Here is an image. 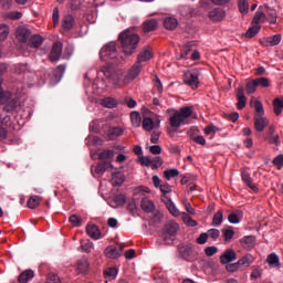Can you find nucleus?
<instances>
[{"label":"nucleus","instance_id":"47","mask_svg":"<svg viewBox=\"0 0 283 283\" xmlns=\"http://www.w3.org/2000/svg\"><path fill=\"white\" fill-rule=\"evenodd\" d=\"M105 277L108 280H116V275H118V269L116 268H108L104 272Z\"/></svg>","mask_w":283,"mask_h":283},{"label":"nucleus","instance_id":"10","mask_svg":"<svg viewBox=\"0 0 283 283\" xmlns=\"http://www.w3.org/2000/svg\"><path fill=\"white\" fill-rule=\"evenodd\" d=\"M116 71L114 70V67L106 65L103 66L101 69V71L97 73V75L99 76V78H102L103 81H112V77L115 75Z\"/></svg>","mask_w":283,"mask_h":283},{"label":"nucleus","instance_id":"4","mask_svg":"<svg viewBox=\"0 0 283 283\" xmlns=\"http://www.w3.org/2000/svg\"><path fill=\"white\" fill-rule=\"evenodd\" d=\"M178 229L180 226L176 221H168L163 229V240L166 244H171L174 242V238L178 233Z\"/></svg>","mask_w":283,"mask_h":283},{"label":"nucleus","instance_id":"51","mask_svg":"<svg viewBox=\"0 0 283 283\" xmlns=\"http://www.w3.org/2000/svg\"><path fill=\"white\" fill-rule=\"evenodd\" d=\"M69 222H71V224L73 227H81L83 224V218L76 216V214H72L70 218H69Z\"/></svg>","mask_w":283,"mask_h":283},{"label":"nucleus","instance_id":"58","mask_svg":"<svg viewBox=\"0 0 283 283\" xmlns=\"http://www.w3.org/2000/svg\"><path fill=\"white\" fill-rule=\"evenodd\" d=\"M205 253L208 258H213L218 253V248L216 245L207 247Z\"/></svg>","mask_w":283,"mask_h":283},{"label":"nucleus","instance_id":"7","mask_svg":"<svg viewBox=\"0 0 283 283\" xmlns=\"http://www.w3.org/2000/svg\"><path fill=\"white\" fill-rule=\"evenodd\" d=\"M142 70L143 65L136 62L129 70L128 74L125 76L124 83H132V81H135L140 75Z\"/></svg>","mask_w":283,"mask_h":283},{"label":"nucleus","instance_id":"63","mask_svg":"<svg viewBox=\"0 0 283 283\" xmlns=\"http://www.w3.org/2000/svg\"><path fill=\"white\" fill-rule=\"evenodd\" d=\"M272 163H273V165H274L275 167H279V169H282V167H283V154L276 156V157L273 159Z\"/></svg>","mask_w":283,"mask_h":283},{"label":"nucleus","instance_id":"45","mask_svg":"<svg viewBox=\"0 0 283 283\" xmlns=\"http://www.w3.org/2000/svg\"><path fill=\"white\" fill-rule=\"evenodd\" d=\"M42 198L40 196H32L28 201L29 209H36L41 205Z\"/></svg>","mask_w":283,"mask_h":283},{"label":"nucleus","instance_id":"22","mask_svg":"<svg viewBox=\"0 0 283 283\" xmlns=\"http://www.w3.org/2000/svg\"><path fill=\"white\" fill-rule=\"evenodd\" d=\"M241 178L243 180V182H245L247 187H249L250 189H252V191H254L255 193H258V191H260V189L258 188V186H255V184H253V180L251 179V175L249 172H247L245 170H243L241 172Z\"/></svg>","mask_w":283,"mask_h":283},{"label":"nucleus","instance_id":"3","mask_svg":"<svg viewBox=\"0 0 283 283\" xmlns=\"http://www.w3.org/2000/svg\"><path fill=\"white\" fill-rule=\"evenodd\" d=\"M191 114H193L191 106H185L176 111L169 118L170 127L178 129L181 125H187V118H190Z\"/></svg>","mask_w":283,"mask_h":283},{"label":"nucleus","instance_id":"16","mask_svg":"<svg viewBox=\"0 0 283 283\" xmlns=\"http://www.w3.org/2000/svg\"><path fill=\"white\" fill-rule=\"evenodd\" d=\"M281 41H282V35L281 34H275L273 36H269L266 39H263L261 41V43L265 48H273L275 45H280Z\"/></svg>","mask_w":283,"mask_h":283},{"label":"nucleus","instance_id":"64","mask_svg":"<svg viewBox=\"0 0 283 283\" xmlns=\"http://www.w3.org/2000/svg\"><path fill=\"white\" fill-rule=\"evenodd\" d=\"M150 167H151V169H158L159 167H163V158H160V157L154 158Z\"/></svg>","mask_w":283,"mask_h":283},{"label":"nucleus","instance_id":"38","mask_svg":"<svg viewBox=\"0 0 283 283\" xmlns=\"http://www.w3.org/2000/svg\"><path fill=\"white\" fill-rule=\"evenodd\" d=\"M166 30H176L178 28V20L176 18H166L164 21Z\"/></svg>","mask_w":283,"mask_h":283},{"label":"nucleus","instance_id":"41","mask_svg":"<svg viewBox=\"0 0 283 283\" xmlns=\"http://www.w3.org/2000/svg\"><path fill=\"white\" fill-rule=\"evenodd\" d=\"M266 262L270 266L277 268L280 266V256H277L275 253H271L268 255Z\"/></svg>","mask_w":283,"mask_h":283},{"label":"nucleus","instance_id":"52","mask_svg":"<svg viewBox=\"0 0 283 283\" xmlns=\"http://www.w3.org/2000/svg\"><path fill=\"white\" fill-rule=\"evenodd\" d=\"M179 174H180V171H178V169H176V168L168 169V170L164 171V176H165L166 180H169L170 178H176Z\"/></svg>","mask_w":283,"mask_h":283},{"label":"nucleus","instance_id":"14","mask_svg":"<svg viewBox=\"0 0 283 283\" xmlns=\"http://www.w3.org/2000/svg\"><path fill=\"white\" fill-rule=\"evenodd\" d=\"M263 12L266 17V21H269V23H277V11H275V9L270 8L269 6L264 4L263 7Z\"/></svg>","mask_w":283,"mask_h":283},{"label":"nucleus","instance_id":"34","mask_svg":"<svg viewBox=\"0 0 283 283\" xmlns=\"http://www.w3.org/2000/svg\"><path fill=\"white\" fill-rule=\"evenodd\" d=\"M125 182V175H123V172H115L112 176V185H114V187H120V185H123Z\"/></svg>","mask_w":283,"mask_h":283},{"label":"nucleus","instance_id":"40","mask_svg":"<svg viewBox=\"0 0 283 283\" xmlns=\"http://www.w3.org/2000/svg\"><path fill=\"white\" fill-rule=\"evenodd\" d=\"M12 98V93L11 92H6L1 87V81H0V105H6L8 101Z\"/></svg>","mask_w":283,"mask_h":283},{"label":"nucleus","instance_id":"30","mask_svg":"<svg viewBox=\"0 0 283 283\" xmlns=\"http://www.w3.org/2000/svg\"><path fill=\"white\" fill-rule=\"evenodd\" d=\"M272 105H273L275 116H280L283 111V97L274 98Z\"/></svg>","mask_w":283,"mask_h":283},{"label":"nucleus","instance_id":"19","mask_svg":"<svg viewBox=\"0 0 283 283\" xmlns=\"http://www.w3.org/2000/svg\"><path fill=\"white\" fill-rule=\"evenodd\" d=\"M239 262V266H241V269H249V266H251V264H253V262H255V256H253V254L248 253L245 255H243L241 259L238 260Z\"/></svg>","mask_w":283,"mask_h":283},{"label":"nucleus","instance_id":"43","mask_svg":"<svg viewBox=\"0 0 283 283\" xmlns=\"http://www.w3.org/2000/svg\"><path fill=\"white\" fill-rule=\"evenodd\" d=\"M222 220H224V214L222 211H217L212 218V227H220V224H222Z\"/></svg>","mask_w":283,"mask_h":283},{"label":"nucleus","instance_id":"11","mask_svg":"<svg viewBox=\"0 0 283 283\" xmlns=\"http://www.w3.org/2000/svg\"><path fill=\"white\" fill-rule=\"evenodd\" d=\"M32 35V31L25 27H19L17 29L15 36L20 43H27L28 39Z\"/></svg>","mask_w":283,"mask_h":283},{"label":"nucleus","instance_id":"23","mask_svg":"<svg viewBox=\"0 0 283 283\" xmlns=\"http://www.w3.org/2000/svg\"><path fill=\"white\" fill-rule=\"evenodd\" d=\"M76 271H77V273L85 275V273H87V271H90V261H87L86 258H82V259L77 260Z\"/></svg>","mask_w":283,"mask_h":283},{"label":"nucleus","instance_id":"18","mask_svg":"<svg viewBox=\"0 0 283 283\" xmlns=\"http://www.w3.org/2000/svg\"><path fill=\"white\" fill-rule=\"evenodd\" d=\"M151 50L149 48H144L142 49V51L139 52L138 56H137V63L140 65V63H147V61H151Z\"/></svg>","mask_w":283,"mask_h":283},{"label":"nucleus","instance_id":"33","mask_svg":"<svg viewBox=\"0 0 283 283\" xmlns=\"http://www.w3.org/2000/svg\"><path fill=\"white\" fill-rule=\"evenodd\" d=\"M260 30H262V25L254 24L247 30L244 33L245 39H253L256 34H260Z\"/></svg>","mask_w":283,"mask_h":283},{"label":"nucleus","instance_id":"56","mask_svg":"<svg viewBox=\"0 0 283 283\" xmlns=\"http://www.w3.org/2000/svg\"><path fill=\"white\" fill-rule=\"evenodd\" d=\"M114 202L118 205V207H123L127 202V197L125 195H117L114 197Z\"/></svg>","mask_w":283,"mask_h":283},{"label":"nucleus","instance_id":"57","mask_svg":"<svg viewBox=\"0 0 283 283\" xmlns=\"http://www.w3.org/2000/svg\"><path fill=\"white\" fill-rule=\"evenodd\" d=\"M222 233L226 242H229V240H233V235H235V232L231 229H223Z\"/></svg>","mask_w":283,"mask_h":283},{"label":"nucleus","instance_id":"54","mask_svg":"<svg viewBox=\"0 0 283 283\" xmlns=\"http://www.w3.org/2000/svg\"><path fill=\"white\" fill-rule=\"evenodd\" d=\"M167 209L169 213H171V216H174L175 218H178L180 216V210H178L174 201L167 206Z\"/></svg>","mask_w":283,"mask_h":283},{"label":"nucleus","instance_id":"17","mask_svg":"<svg viewBox=\"0 0 283 283\" xmlns=\"http://www.w3.org/2000/svg\"><path fill=\"white\" fill-rule=\"evenodd\" d=\"M178 251L184 260H189L191 255H193V245L192 244L179 245Z\"/></svg>","mask_w":283,"mask_h":283},{"label":"nucleus","instance_id":"48","mask_svg":"<svg viewBox=\"0 0 283 283\" xmlns=\"http://www.w3.org/2000/svg\"><path fill=\"white\" fill-rule=\"evenodd\" d=\"M258 90V83L255 80H252L251 82H248L245 85V92L247 94H255Z\"/></svg>","mask_w":283,"mask_h":283},{"label":"nucleus","instance_id":"31","mask_svg":"<svg viewBox=\"0 0 283 283\" xmlns=\"http://www.w3.org/2000/svg\"><path fill=\"white\" fill-rule=\"evenodd\" d=\"M32 277H34V271L25 270L24 272H22L19 275L18 282H20V283H28V282H30V280H32Z\"/></svg>","mask_w":283,"mask_h":283},{"label":"nucleus","instance_id":"13","mask_svg":"<svg viewBox=\"0 0 283 283\" xmlns=\"http://www.w3.org/2000/svg\"><path fill=\"white\" fill-rule=\"evenodd\" d=\"M142 125L145 132H151L155 127H160V118L157 117V119L154 122V119L150 117H145Z\"/></svg>","mask_w":283,"mask_h":283},{"label":"nucleus","instance_id":"2","mask_svg":"<svg viewBox=\"0 0 283 283\" xmlns=\"http://www.w3.org/2000/svg\"><path fill=\"white\" fill-rule=\"evenodd\" d=\"M251 105H254V129L262 134L266 127H269V124L271 123L266 116H264V105H262V102L255 99H251Z\"/></svg>","mask_w":283,"mask_h":283},{"label":"nucleus","instance_id":"5","mask_svg":"<svg viewBox=\"0 0 283 283\" xmlns=\"http://www.w3.org/2000/svg\"><path fill=\"white\" fill-rule=\"evenodd\" d=\"M199 78H200V71H198V69L186 71L184 74V83L185 85H188V87H191V90H198L200 85Z\"/></svg>","mask_w":283,"mask_h":283},{"label":"nucleus","instance_id":"9","mask_svg":"<svg viewBox=\"0 0 283 283\" xmlns=\"http://www.w3.org/2000/svg\"><path fill=\"white\" fill-rule=\"evenodd\" d=\"M116 43L111 42L101 50V56H107L108 59H116Z\"/></svg>","mask_w":283,"mask_h":283},{"label":"nucleus","instance_id":"37","mask_svg":"<svg viewBox=\"0 0 283 283\" xmlns=\"http://www.w3.org/2000/svg\"><path fill=\"white\" fill-rule=\"evenodd\" d=\"M264 273V270L260 265H253L252 272L250 274L251 280H260L262 277V274Z\"/></svg>","mask_w":283,"mask_h":283},{"label":"nucleus","instance_id":"50","mask_svg":"<svg viewBox=\"0 0 283 283\" xmlns=\"http://www.w3.org/2000/svg\"><path fill=\"white\" fill-rule=\"evenodd\" d=\"M112 158H114V150L106 149L98 154L99 160H109Z\"/></svg>","mask_w":283,"mask_h":283},{"label":"nucleus","instance_id":"32","mask_svg":"<svg viewBox=\"0 0 283 283\" xmlns=\"http://www.w3.org/2000/svg\"><path fill=\"white\" fill-rule=\"evenodd\" d=\"M74 23H75L74 17H72L70 14L65 15L63 18L62 28H63V30H65L67 32V31L72 30V28H74Z\"/></svg>","mask_w":283,"mask_h":283},{"label":"nucleus","instance_id":"36","mask_svg":"<svg viewBox=\"0 0 283 283\" xmlns=\"http://www.w3.org/2000/svg\"><path fill=\"white\" fill-rule=\"evenodd\" d=\"M101 105L103 107H107L108 109H114V107L118 106V102L113 97H106L102 99Z\"/></svg>","mask_w":283,"mask_h":283},{"label":"nucleus","instance_id":"46","mask_svg":"<svg viewBox=\"0 0 283 283\" xmlns=\"http://www.w3.org/2000/svg\"><path fill=\"white\" fill-rule=\"evenodd\" d=\"M43 44V38L41 35H32L30 39L31 48H41Z\"/></svg>","mask_w":283,"mask_h":283},{"label":"nucleus","instance_id":"61","mask_svg":"<svg viewBox=\"0 0 283 283\" xmlns=\"http://www.w3.org/2000/svg\"><path fill=\"white\" fill-rule=\"evenodd\" d=\"M139 163L140 165H143L144 167H151L154 159L150 157H142L139 158Z\"/></svg>","mask_w":283,"mask_h":283},{"label":"nucleus","instance_id":"21","mask_svg":"<svg viewBox=\"0 0 283 283\" xmlns=\"http://www.w3.org/2000/svg\"><path fill=\"white\" fill-rule=\"evenodd\" d=\"M104 253L109 260H117V258H120V255H123V252L118 251V248H116V245L107 247Z\"/></svg>","mask_w":283,"mask_h":283},{"label":"nucleus","instance_id":"49","mask_svg":"<svg viewBox=\"0 0 283 283\" xmlns=\"http://www.w3.org/2000/svg\"><path fill=\"white\" fill-rule=\"evenodd\" d=\"M10 34V27L8 24H0V41H6Z\"/></svg>","mask_w":283,"mask_h":283},{"label":"nucleus","instance_id":"28","mask_svg":"<svg viewBox=\"0 0 283 283\" xmlns=\"http://www.w3.org/2000/svg\"><path fill=\"white\" fill-rule=\"evenodd\" d=\"M240 244L243 249H247L249 251L253 249V247H255V237H244L240 240Z\"/></svg>","mask_w":283,"mask_h":283},{"label":"nucleus","instance_id":"8","mask_svg":"<svg viewBox=\"0 0 283 283\" xmlns=\"http://www.w3.org/2000/svg\"><path fill=\"white\" fill-rule=\"evenodd\" d=\"M63 54V43L61 42H55L52 46V51L50 53V61L52 63L59 61V59H61V55Z\"/></svg>","mask_w":283,"mask_h":283},{"label":"nucleus","instance_id":"20","mask_svg":"<svg viewBox=\"0 0 283 283\" xmlns=\"http://www.w3.org/2000/svg\"><path fill=\"white\" fill-rule=\"evenodd\" d=\"M155 30H158V20L156 19H148L145 20L143 23V31L145 33L154 32Z\"/></svg>","mask_w":283,"mask_h":283},{"label":"nucleus","instance_id":"62","mask_svg":"<svg viewBox=\"0 0 283 283\" xmlns=\"http://www.w3.org/2000/svg\"><path fill=\"white\" fill-rule=\"evenodd\" d=\"M46 283H61V279L59 277V275L50 273L48 275Z\"/></svg>","mask_w":283,"mask_h":283},{"label":"nucleus","instance_id":"59","mask_svg":"<svg viewBox=\"0 0 283 283\" xmlns=\"http://www.w3.org/2000/svg\"><path fill=\"white\" fill-rule=\"evenodd\" d=\"M189 52H191V45L185 44L182 48V52L177 56V59H187Z\"/></svg>","mask_w":283,"mask_h":283},{"label":"nucleus","instance_id":"39","mask_svg":"<svg viewBox=\"0 0 283 283\" xmlns=\"http://www.w3.org/2000/svg\"><path fill=\"white\" fill-rule=\"evenodd\" d=\"M21 105V103L19 102V99L13 98L11 102H9L6 106H4V111L8 112L9 114H12V112H17V108Z\"/></svg>","mask_w":283,"mask_h":283},{"label":"nucleus","instance_id":"27","mask_svg":"<svg viewBox=\"0 0 283 283\" xmlns=\"http://www.w3.org/2000/svg\"><path fill=\"white\" fill-rule=\"evenodd\" d=\"M124 129L122 127H111L107 130V138L108 140H116L119 136H123Z\"/></svg>","mask_w":283,"mask_h":283},{"label":"nucleus","instance_id":"6","mask_svg":"<svg viewBox=\"0 0 283 283\" xmlns=\"http://www.w3.org/2000/svg\"><path fill=\"white\" fill-rule=\"evenodd\" d=\"M208 18L213 23H220V21H224V19H227V11L222 8H213L209 11Z\"/></svg>","mask_w":283,"mask_h":283},{"label":"nucleus","instance_id":"35","mask_svg":"<svg viewBox=\"0 0 283 283\" xmlns=\"http://www.w3.org/2000/svg\"><path fill=\"white\" fill-rule=\"evenodd\" d=\"M108 83H112L114 87H124V85L128 84V83H125V77L120 80V75H118V73H115V75L112 76Z\"/></svg>","mask_w":283,"mask_h":283},{"label":"nucleus","instance_id":"25","mask_svg":"<svg viewBox=\"0 0 283 283\" xmlns=\"http://www.w3.org/2000/svg\"><path fill=\"white\" fill-rule=\"evenodd\" d=\"M86 233L92 238V240H101V230L96 224L87 226Z\"/></svg>","mask_w":283,"mask_h":283},{"label":"nucleus","instance_id":"42","mask_svg":"<svg viewBox=\"0 0 283 283\" xmlns=\"http://www.w3.org/2000/svg\"><path fill=\"white\" fill-rule=\"evenodd\" d=\"M130 120L133 123V127H140V123H143L140 113H138V112L130 113Z\"/></svg>","mask_w":283,"mask_h":283},{"label":"nucleus","instance_id":"55","mask_svg":"<svg viewBox=\"0 0 283 283\" xmlns=\"http://www.w3.org/2000/svg\"><path fill=\"white\" fill-rule=\"evenodd\" d=\"M239 10L241 14L249 12V2L247 0H239Z\"/></svg>","mask_w":283,"mask_h":283},{"label":"nucleus","instance_id":"1","mask_svg":"<svg viewBox=\"0 0 283 283\" xmlns=\"http://www.w3.org/2000/svg\"><path fill=\"white\" fill-rule=\"evenodd\" d=\"M119 41L123 53L126 54V56H132V54L136 52L138 43H140V35L129 30H125L119 34Z\"/></svg>","mask_w":283,"mask_h":283},{"label":"nucleus","instance_id":"24","mask_svg":"<svg viewBox=\"0 0 283 283\" xmlns=\"http://www.w3.org/2000/svg\"><path fill=\"white\" fill-rule=\"evenodd\" d=\"M140 207L143 211L146 213H154V209H156V205L149 198H143L140 201Z\"/></svg>","mask_w":283,"mask_h":283},{"label":"nucleus","instance_id":"53","mask_svg":"<svg viewBox=\"0 0 283 283\" xmlns=\"http://www.w3.org/2000/svg\"><path fill=\"white\" fill-rule=\"evenodd\" d=\"M258 87H269L271 85V82L268 77H259L254 80Z\"/></svg>","mask_w":283,"mask_h":283},{"label":"nucleus","instance_id":"29","mask_svg":"<svg viewBox=\"0 0 283 283\" xmlns=\"http://www.w3.org/2000/svg\"><path fill=\"white\" fill-rule=\"evenodd\" d=\"M112 161H101L95 167L92 166V169H95L96 174H103L106 169H112Z\"/></svg>","mask_w":283,"mask_h":283},{"label":"nucleus","instance_id":"26","mask_svg":"<svg viewBox=\"0 0 283 283\" xmlns=\"http://www.w3.org/2000/svg\"><path fill=\"white\" fill-rule=\"evenodd\" d=\"M264 21H266V13H264V8L260 7L253 17L252 23L260 25V23H264Z\"/></svg>","mask_w":283,"mask_h":283},{"label":"nucleus","instance_id":"12","mask_svg":"<svg viewBox=\"0 0 283 283\" xmlns=\"http://www.w3.org/2000/svg\"><path fill=\"white\" fill-rule=\"evenodd\" d=\"M234 260H238V254H235L233 249L226 250L220 256L221 264H229L230 262H234Z\"/></svg>","mask_w":283,"mask_h":283},{"label":"nucleus","instance_id":"44","mask_svg":"<svg viewBox=\"0 0 283 283\" xmlns=\"http://www.w3.org/2000/svg\"><path fill=\"white\" fill-rule=\"evenodd\" d=\"M181 218L188 227H198V221L193 220L187 212H182Z\"/></svg>","mask_w":283,"mask_h":283},{"label":"nucleus","instance_id":"15","mask_svg":"<svg viewBox=\"0 0 283 283\" xmlns=\"http://www.w3.org/2000/svg\"><path fill=\"white\" fill-rule=\"evenodd\" d=\"M237 107L238 109H244L247 107V96L244 95V86L237 88Z\"/></svg>","mask_w":283,"mask_h":283},{"label":"nucleus","instance_id":"60","mask_svg":"<svg viewBox=\"0 0 283 283\" xmlns=\"http://www.w3.org/2000/svg\"><path fill=\"white\" fill-rule=\"evenodd\" d=\"M207 233L208 238H211L212 240H218V238H220V230L218 229H210Z\"/></svg>","mask_w":283,"mask_h":283}]
</instances>
